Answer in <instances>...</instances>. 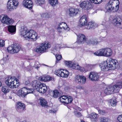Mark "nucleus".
Segmentation results:
<instances>
[{"mask_svg":"<svg viewBox=\"0 0 122 122\" xmlns=\"http://www.w3.org/2000/svg\"><path fill=\"white\" fill-rule=\"evenodd\" d=\"M57 31H58L59 33H60L62 32V28H61V29L60 28V29H59V31L58 30V27L57 29Z\"/></svg>","mask_w":122,"mask_h":122,"instance_id":"obj_57","label":"nucleus"},{"mask_svg":"<svg viewBox=\"0 0 122 122\" xmlns=\"http://www.w3.org/2000/svg\"><path fill=\"white\" fill-rule=\"evenodd\" d=\"M76 81L79 84H84L86 81V77L83 76L78 75L76 76Z\"/></svg>","mask_w":122,"mask_h":122,"instance_id":"obj_12","label":"nucleus"},{"mask_svg":"<svg viewBox=\"0 0 122 122\" xmlns=\"http://www.w3.org/2000/svg\"><path fill=\"white\" fill-rule=\"evenodd\" d=\"M8 31L11 34L13 33H15V28L13 25H9L8 26Z\"/></svg>","mask_w":122,"mask_h":122,"instance_id":"obj_31","label":"nucleus"},{"mask_svg":"<svg viewBox=\"0 0 122 122\" xmlns=\"http://www.w3.org/2000/svg\"><path fill=\"white\" fill-rule=\"evenodd\" d=\"M97 25L96 23L93 22H91L87 23L85 25V28L87 29L92 28H94L97 27Z\"/></svg>","mask_w":122,"mask_h":122,"instance_id":"obj_22","label":"nucleus"},{"mask_svg":"<svg viewBox=\"0 0 122 122\" xmlns=\"http://www.w3.org/2000/svg\"><path fill=\"white\" fill-rule=\"evenodd\" d=\"M56 57L57 60L58 61L60 60L62 58L61 56L59 54H57L56 55Z\"/></svg>","mask_w":122,"mask_h":122,"instance_id":"obj_47","label":"nucleus"},{"mask_svg":"<svg viewBox=\"0 0 122 122\" xmlns=\"http://www.w3.org/2000/svg\"><path fill=\"white\" fill-rule=\"evenodd\" d=\"M64 27H63V28L64 30H66L67 31L68 30H69L70 29L68 27L67 25V24H66V26H64Z\"/></svg>","mask_w":122,"mask_h":122,"instance_id":"obj_49","label":"nucleus"},{"mask_svg":"<svg viewBox=\"0 0 122 122\" xmlns=\"http://www.w3.org/2000/svg\"><path fill=\"white\" fill-rule=\"evenodd\" d=\"M5 46V41H4L0 39V47H2Z\"/></svg>","mask_w":122,"mask_h":122,"instance_id":"obj_46","label":"nucleus"},{"mask_svg":"<svg viewBox=\"0 0 122 122\" xmlns=\"http://www.w3.org/2000/svg\"><path fill=\"white\" fill-rule=\"evenodd\" d=\"M75 114L76 116L77 117H79L81 115V113L78 112H76Z\"/></svg>","mask_w":122,"mask_h":122,"instance_id":"obj_54","label":"nucleus"},{"mask_svg":"<svg viewBox=\"0 0 122 122\" xmlns=\"http://www.w3.org/2000/svg\"><path fill=\"white\" fill-rule=\"evenodd\" d=\"M12 84V87H10V88H12L18 87L19 85L18 82L15 81V80H14V81L13 82Z\"/></svg>","mask_w":122,"mask_h":122,"instance_id":"obj_34","label":"nucleus"},{"mask_svg":"<svg viewBox=\"0 0 122 122\" xmlns=\"http://www.w3.org/2000/svg\"><path fill=\"white\" fill-rule=\"evenodd\" d=\"M102 37H100L98 39L96 38L92 37L86 40V43L89 45H97L102 41Z\"/></svg>","mask_w":122,"mask_h":122,"instance_id":"obj_5","label":"nucleus"},{"mask_svg":"<svg viewBox=\"0 0 122 122\" xmlns=\"http://www.w3.org/2000/svg\"><path fill=\"white\" fill-rule=\"evenodd\" d=\"M99 76L98 73L95 72H90L88 78L91 81L97 80L99 78Z\"/></svg>","mask_w":122,"mask_h":122,"instance_id":"obj_15","label":"nucleus"},{"mask_svg":"<svg viewBox=\"0 0 122 122\" xmlns=\"http://www.w3.org/2000/svg\"><path fill=\"white\" fill-rule=\"evenodd\" d=\"M108 118L102 117L100 118V120L101 122H107L108 120Z\"/></svg>","mask_w":122,"mask_h":122,"instance_id":"obj_43","label":"nucleus"},{"mask_svg":"<svg viewBox=\"0 0 122 122\" xmlns=\"http://www.w3.org/2000/svg\"><path fill=\"white\" fill-rule=\"evenodd\" d=\"M98 112L102 115H104L106 113V112L104 110H100L98 111Z\"/></svg>","mask_w":122,"mask_h":122,"instance_id":"obj_50","label":"nucleus"},{"mask_svg":"<svg viewBox=\"0 0 122 122\" xmlns=\"http://www.w3.org/2000/svg\"><path fill=\"white\" fill-rule=\"evenodd\" d=\"M15 79H16L15 77H13L11 76L9 77L5 80V83L10 88V87H12V84L14 81Z\"/></svg>","mask_w":122,"mask_h":122,"instance_id":"obj_20","label":"nucleus"},{"mask_svg":"<svg viewBox=\"0 0 122 122\" xmlns=\"http://www.w3.org/2000/svg\"><path fill=\"white\" fill-rule=\"evenodd\" d=\"M54 73L58 76L63 77H67L69 74V72L67 70L62 69L56 70Z\"/></svg>","mask_w":122,"mask_h":122,"instance_id":"obj_7","label":"nucleus"},{"mask_svg":"<svg viewBox=\"0 0 122 122\" xmlns=\"http://www.w3.org/2000/svg\"><path fill=\"white\" fill-rule=\"evenodd\" d=\"M80 7L85 10H88L92 7L90 3L87 1H84L80 4Z\"/></svg>","mask_w":122,"mask_h":122,"instance_id":"obj_14","label":"nucleus"},{"mask_svg":"<svg viewBox=\"0 0 122 122\" xmlns=\"http://www.w3.org/2000/svg\"><path fill=\"white\" fill-rule=\"evenodd\" d=\"M118 0H110L106 4L105 8L107 12H115L117 11L119 8Z\"/></svg>","mask_w":122,"mask_h":122,"instance_id":"obj_2","label":"nucleus"},{"mask_svg":"<svg viewBox=\"0 0 122 122\" xmlns=\"http://www.w3.org/2000/svg\"><path fill=\"white\" fill-rule=\"evenodd\" d=\"M0 19L1 20L2 23L7 25L11 24L14 22L12 19L9 18L6 15H1L0 16Z\"/></svg>","mask_w":122,"mask_h":122,"instance_id":"obj_8","label":"nucleus"},{"mask_svg":"<svg viewBox=\"0 0 122 122\" xmlns=\"http://www.w3.org/2000/svg\"><path fill=\"white\" fill-rule=\"evenodd\" d=\"M67 96H63L60 97L59 99V101L62 102L64 103L65 104V102L66 101Z\"/></svg>","mask_w":122,"mask_h":122,"instance_id":"obj_33","label":"nucleus"},{"mask_svg":"<svg viewBox=\"0 0 122 122\" xmlns=\"http://www.w3.org/2000/svg\"><path fill=\"white\" fill-rule=\"evenodd\" d=\"M69 11L70 15L72 16L77 14L78 12H79V10L78 9L71 8L70 9Z\"/></svg>","mask_w":122,"mask_h":122,"instance_id":"obj_30","label":"nucleus"},{"mask_svg":"<svg viewBox=\"0 0 122 122\" xmlns=\"http://www.w3.org/2000/svg\"><path fill=\"white\" fill-rule=\"evenodd\" d=\"M88 70L92 69L93 67V66L92 65H88L87 66Z\"/></svg>","mask_w":122,"mask_h":122,"instance_id":"obj_53","label":"nucleus"},{"mask_svg":"<svg viewBox=\"0 0 122 122\" xmlns=\"http://www.w3.org/2000/svg\"><path fill=\"white\" fill-rule=\"evenodd\" d=\"M87 18L86 15L82 16L80 20V23L81 26H85L87 24Z\"/></svg>","mask_w":122,"mask_h":122,"instance_id":"obj_23","label":"nucleus"},{"mask_svg":"<svg viewBox=\"0 0 122 122\" xmlns=\"http://www.w3.org/2000/svg\"><path fill=\"white\" fill-rule=\"evenodd\" d=\"M36 3L38 5L44 4L45 3L44 0H36Z\"/></svg>","mask_w":122,"mask_h":122,"instance_id":"obj_44","label":"nucleus"},{"mask_svg":"<svg viewBox=\"0 0 122 122\" xmlns=\"http://www.w3.org/2000/svg\"><path fill=\"white\" fill-rule=\"evenodd\" d=\"M92 3H93V1H94L95 0H89Z\"/></svg>","mask_w":122,"mask_h":122,"instance_id":"obj_58","label":"nucleus"},{"mask_svg":"<svg viewBox=\"0 0 122 122\" xmlns=\"http://www.w3.org/2000/svg\"><path fill=\"white\" fill-rule=\"evenodd\" d=\"M30 84V81H29L28 80L25 81V85H29Z\"/></svg>","mask_w":122,"mask_h":122,"instance_id":"obj_56","label":"nucleus"},{"mask_svg":"<svg viewBox=\"0 0 122 122\" xmlns=\"http://www.w3.org/2000/svg\"><path fill=\"white\" fill-rule=\"evenodd\" d=\"M104 48L101 49L93 53L94 55L98 56H104Z\"/></svg>","mask_w":122,"mask_h":122,"instance_id":"obj_24","label":"nucleus"},{"mask_svg":"<svg viewBox=\"0 0 122 122\" xmlns=\"http://www.w3.org/2000/svg\"><path fill=\"white\" fill-rule=\"evenodd\" d=\"M18 2L17 0H9L7 4V7L10 10L15 8L18 6Z\"/></svg>","mask_w":122,"mask_h":122,"instance_id":"obj_10","label":"nucleus"},{"mask_svg":"<svg viewBox=\"0 0 122 122\" xmlns=\"http://www.w3.org/2000/svg\"><path fill=\"white\" fill-rule=\"evenodd\" d=\"M1 85H2L0 81V86H1Z\"/></svg>","mask_w":122,"mask_h":122,"instance_id":"obj_59","label":"nucleus"},{"mask_svg":"<svg viewBox=\"0 0 122 122\" xmlns=\"http://www.w3.org/2000/svg\"><path fill=\"white\" fill-rule=\"evenodd\" d=\"M118 120L120 122H122V115H120L117 118Z\"/></svg>","mask_w":122,"mask_h":122,"instance_id":"obj_51","label":"nucleus"},{"mask_svg":"<svg viewBox=\"0 0 122 122\" xmlns=\"http://www.w3.org/2000/svg\"><path fill=\"white\" fill-rule=\"evenodd\" d=\"M41 84L39 81L37 80L34 81L31 83L32 86L35 89H36V90L37 88H38Z\"/></svg>","mask_w":122,"mask_h":122,"instance_id":"obj_28","label":"nucleus"},{"mask_svg":"<svg viewBox=\"0 0 122 122\" xmlns=\"http://www.w3.org/2000/svg\"><path fill=\"white\" fill-rule=\"evenodd\" d=\"M40 104L42 107L46 106L47 105V102L46 100L42 98L40 99Z\"/></svg>","mask_w":122,"mask_h":122,"instance_id":"obj_32","label":"nucleus"},{"mask_svg":"<svg viewBox=\"0 0 122 122\" xmlns=\"http://www.w3.org/2000/svg\"><path fill=\"white\" fill-rule=\"evenodd\" d=\"M77 36V43L79 44H82L86 41V38L85 35L83 34H80Z\"/></svg>","mask_w":122,"mask_h":122,"instance_id":"obj_11","label":"nucleus"},{"mask_svg":"<svg viewBox=\"0 0 122 122\" xmlns=\"http://www.w3.org/2000/svg\"><path fill=\"white\" fill-rule=\"evenodd\" d=\"M61 46V45L60 44H56V46L54 47V49L53 50L54 51H59V50L60 47Z\"/></svg>","mask_w":122,"mask_h":122,"instance_id":"obj_42","label":"nucleus"},{"mask_svg":"<svg viewBox=\"0 0 122 122\" xmlns=\"http://www.w3.org/2000/svg\"><path fill=\"white\" fill-rule=\"evenodd\" d=\"M66 100V101L65 102V104H67L70 103H71L73 99L71 96H69L68 97H67Z\"/></svg>","mask_w":122,"mask_h":122,"instance_id":"obj_36","label":"nucleus"},{"mask_svg":"<svg viewBox=\"0 0 122 122\" xmlns=\"http://www.w3.org/2000/svg\"><path fill=\"white\" fill-rule=\"evenodd\" d=\"M108 63V62L107 61H103L99 64V66L102 70L107 71L110 70Z\"/></svg>","mask_w":122,"mask_h":122,"instance_id":"obj_16","label":"nucleus"},{"mask_svg":"<svg viewBox=\"0 0 122 122\" xmlns=\"http://www.w3.org/2000/svg\"><path fill=\"white\" fill-rule=\"evenodd\" d=\"M25 108V106L24 103L21 102H18L17 103L16 109L18 112H21L24 111Z\"/></svg>","mask_w":122,"mask_h":122,"instance_id":"obj_18","label":"nucleus"},{"mask_svg":"<svg viewBox=\"0 0 122 122\" xmlns=\"http://www.w3.org/2000/svg\"><path fill=\"white\" fill-rule=\"evenodd\" d=\"M27 89L25 87L21 88L17 92V94L20 97H24L27 94Z\"/></svg>","mask_w":122,"mask_h":122,"instance_id":"obj_13","label":"nucleus"},{"mask_svg":"<svg viewBox=\"0 0 122 122\" xmlns=\"http://www.w3.org/2000/svg\"><path fill=\"white\" fill-rule=\"evenodd\" d=\"M98 117V115L97 114L93 112L91 113L88 117L90 118L93 122H95L97 121Z\"/></svg>","mask_w":122,"mask_h":122,"instance_id":"obj_25","label":"nucleus"},{"mask_svg":"<svg viewBox=\"0 0 122 122\" xmlns=\"http://www.w3.org/2000/svg\"><path fill=\"white\" fill-rule=\"evenodd\" d=\"M104 56L109 57L111 56L112 54V49L110 48H104Z\"/></svg>","mask_w":122,"mask_h":122,"instance_id":"obj_26","label":"nucleus"},{"mask_svg":"<svg viewBox=\"0 0 122 122\" xmlns=\"http://www.w3.org/2000/svg\"><path fill=\"white\" fill-rule=\"evenodd\" d=\"M102 1V0H95L93 1V3L96 4H99Z\"/></svg>","mask_w":122,"mask_h":122,"instance_id":"obj_48","label":"nucleus"},{"mask_svg":"<svg viewBox=\"0 0 122 122\" xmlns=\"http://www.w3.org/2000/svg\"><path fill=\"white\" fill-rule=\"evenodd\" d=\"M47 89L46 85L42 83L40 86L37 88L36 90L40 93H44L46 92Z\"/></svg>","mask_w":122,"mask_h":122,"instance_id":"obj_19","label":"nucleus"},{"mask_svg":"<svg viewBox=\"0 0 122 122\" xmlns=\"http://www.w3.org/2000/svg\"><path fill=\"white\" fill-rule=\"evenodd\" d=\"M122 20L121 18L118 16L115 18L112 21V23L114 26L117 27L121 25Z\"/></svg>","mask_w":122,"mask_h":122,"instance_id":"obj_21","label":"nucleus"},{"mask_svg":"<svg viewBox=\"0 0 122 122\" xmlns=\"http://www.w3.org/2000/svg\"><path fill=\"white\" fill-rule=\"evenodd\" d=\"M53 78L49 76H42L39 78V80L42 81H46L52 80Z\"/></svg>","mask_w":122,"mask_h":122,"instance_id":"obj_27","label":"nucleus"},{"mask_svg":"<svg viewBox=\"0 0 122 122\" xmlns=\"http://www.w3.org/2000/svg\"><path fill=\"white\" fill-rule=\"evenodd\" d=\"M106 20H104L102 21L101 25H105L106 22Z\"/></svg>","mask_w":122,"mask_h":122,"instance_id":"obj_55","label":"nucleus"},{"mask_svg":"<svg viewBox=\"0 0 122 122\" xmlns=\"http://www.w3.org/2000/svg\"><path fill=\"white\" fill-rule=\"evenodd\" d=\"M110 102L111 106L112 107H114L116 106V100L112 98L110 100Z\"/></svg>","mask_w":122,"mask_h":122,"instance_id":"obj_37","label":"nucleus"},{"mask_svg":"<svg viewBox=\"0 0 122 122\" xmlns=\"http://www.w3.org/2000/svg\"><path fill=\"white\" fill-rule=\"evenodd\" d=\"M22 3L23 5L25 7L30 9L32 8L33 4L31 0H24Z\"/></svg>","mask_w":122,"mask_h":122,"instance_id":"obj_17","label":"nucleus"},{"mask_svg":"<svg viewBox=\"0 0 122 122\" xmlns=\"http://www.w3.org/2000/svg\"><path fill=\"white\" fill-rule=\"evenodd\" d=\"M81 122H85V121H81Z\"/></svg>","mask_w":122,"mask_h":122,"instance_id":"obj_61","label":"nucleus"},{"mask_svg":"<svg viewBox=\"0 0 122 122\" xmlns=\"http://www.w3.org/2000/svg\"><path fill=\"white\" fill-rule=\"evenodd\" d=\"M72 68L79 70L81 71H83L84 70L83 67H80L79 65L77 63H73V66H72Z\"/></svg>","mask_w":122,"mask_h":122,"instance_id":"obj_29","label":"nucleus"},{"mask_svg":"<svg viewBox=\"0 0 122 122\" xmlns=\"http://www.w3.org/2000/svg\"><path fill=\"white\" fill-rule=\"evenodd\" d=\"M108 63V66L111 70H114L118 66V63L117 60L112 58L109 59Z\"/></svg>","mask_w":122,"mask_h":122,"instance_id":"obj_9","label":"nucleus"},{"mask_svg":"<svg viewBox=\"0 0 122 122\" xmlns=\"http://www.w3.org/2000/svg\"><path fill=\"white\" fill-rule=\"evenodd\" d=\"M48 14L47 13H44L41 15L42 17L44 19H46L48 17Z\"/></svg>","mask_w":122,"mask_h":122,"instance_id":"obj_45","label":"nucleus"},{"mask_svg":"<svg viewBox=\"0 0 122 122\" xmlns=\"http://www.w3.org/2000/svg\"><path fill=\"white\" fill-rule=\"evenodd\" d=\"M21 35L26 39H30L35 41L37 38L36 33L34 30H28L26 27H24L20 32Z\"/></svg>","mask_w":122,"mask_h":122,"instance_id":"obj_1","label":"nucleus"},{"mask_svg":"<svg viewBox=\"0 0 122 122\" xmlns=\"http://www.w3.org/2000/svg\"><path fill=\"white\" fill-rule=\"evenodd\" d=\"M122 88V82H120L116 83L113 86L108 87L105 89L104 93L108 95L118 92L120 89Z\"/></svg>","mask_w":122,"mask_h":122,"instance_id":"obj_3","label":"nucleus"},{"mask_svg":"<svg viewBox=\"0 0 122 122\" xmlns=\"http://www.w3.org/2000/svg\"><path fill=\"white\" fill-rule=\"evenodd\" d=\"M59 27H58V30L59 31V29H60L61 28H63V27H64V26L66 25V23L64 22H62L61 23H60L58 25Z\"/></svg>","mask_w":122,"mask_h":122,"instance_id":"obj_41","label":"nucleus"},{"mask_svg":"<svg viewBox=\"0 0 122 122\" xmlns=\"http://www.w3.org/2000/svg\"><path fill=\"white\" fill-rule=\"evenodd\" d=\"M51 46L50 43L47 42L42 43L40 46L36 48L35 51L38 53L46 52L47 49L49 48Z\"/></svg>","mask_w":122,"mask_h":122,"instance_id":"obj_4","label":"nucleus"},{"mask_svg":"<svg viewBox=\"0 0 122 122\" xmlns=\"http://www.w3.org/2000/svg\"><path fill=\"white\" fill-rule=\"evenodd\" d=\"M33 91V89H27V94L32 93Z\"/></svg>","mask_w":122,"mask_h":122,"instance_id":"obj_52","label":"nucleus"},{"mask_svg":"<svg viewBox=\"0 0 122 122\" xmlns=\"http://www.w3.org/2000/svg\"><path fill=\"white\" fill-rule=\"evenodd\" d=\"M65 63L68 67L72 68L73 63L70 61H65Z\"/></svg>","mask_w":122,"mask_h":122,"instance_id":"obj_40","label":"nucleus"},{"mask_svg":"<svg viewBox=\"0 0 122 122\" xmlns=\"http://www.w3.org/2000/svg\"><path fill=\"white\" fill-rule=\"evenodd\" d=\"M49 3L52 6H54L58 3L57 0H49Z\"/></svg>","mask_w":122,"mask_h":122,"instance_id":"obj_38","label":"nucleus"},{"mask_svg":"<svg viewBox=\"0 0 122 122\" xmlns=\"http://www.w3.org/2000/svg\"><path fill=\"white\" fill-rule=\"evenodd\" d=\"M53 97L55 98H57L60 95L59 92L57 90H55L53 91Z\"/></svg>","mask_w":122,"mask_h":122,"instance_id":"obj_35","label":"nucleus"},{"mask_svg":"<svg viewBox=\"0 0 122 122\" xmlns=\"http://www.w3.org/2000/svg\"><path fill=\"white\" fill-rule=\"evenodd\" d=\"M2 91L5 93H6L9 92L10 90L7 88L6 86L2 87Z\"/></svg>","mask_w":122,"mask_h":122,"instance_id":"obj_39","label":"nucleus"},{"mask_svg":"<svg viewBox=\"0 0 122 122\" xmlns=\"http://www.w3.org/2000/svg\"><path fill=\"white\" fill-rule=\"evenodd\" d=\"M15 81H18V79H17V80H15Z\"/></svg>","mask_w":122,"mask_h":122,"instance_id":"obj_60","label":"nucleus"},{"mask_svg":"<svg viewBox=\"0 0 122 122\" xmlns=\"http://www.w3.org/2000/svg\"><path fill=\"white\" fill-rule=\"evenodd\" d=\"M20 49L21 47L18 45H12L8 47L7 50L8 52L10 53H17Z\"/></svg>","mask_w":122,"mask_h":122,"instance_id":"obj_6","label":"nucleus"}]
</instances>
